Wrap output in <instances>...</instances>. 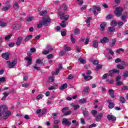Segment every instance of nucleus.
<instances>
[{"instance_id": "obj_1", "label": "nucleus", "mask_w": 128, "mask_h": 128, "mask_svg": "<svg viewBox=\"0 0 128 128\" xmlns=\"http://www.w3.org/2000/svg\"><path fill=\"white\" fill-rule=\"evenodd\" d=\"M122 12H124V8L120 7H117L116 8V10L114 11V14L116 16H117L118 18H120V16H122Z\"/></svg>"}, {"instance_id": "obj_2", "label": "nucleus", "mask_w": 128, "mask_h": 128, "mask_svg": "<svg viewBox=\"0 0 128 128\" xmlns=\"http://www.w3.org/2000/svg\"><path fill=\"white\" fill-rule=\"evenodd\" d=\"M90 12H92L93 14H94L95 16L98 15V12H100V10H102V8H100V7H96V6H93L92 8H90Z\"/></svg>"}, {"instance_id": "obj_3", "label": "nucleus", "mask_w": 128, "mask_h": 128, "mask_svg": "<svg viewBox=\"0 0 128 128\" xmlns=\"http://www.w3.org/2000/svg\"><path fill=\"white\" fill-rule=\"evenodd\" d=\"M58 14L60 16V20H68V18H70V16L68 14L64 15V14L62 12H58Z\"/></svg>"}, {"instance_id": "obj_4", "label": "nucleus", "mask_w": 128, "mask_h": 128, "mask_svg": "<svg viewBox=\"0 0 128 128\" xmlns=\"http://www.w3.org/2000/svg\"><path fill=\"white\" fill-rule=\"evenodd\" d=\"M8 110V107L5 105H0V118L2 116V115L4 114L6 110Z\"/></svg>"}, {"instance_id": "obj_5", "label": "nucleus", "mask_w": 128, "mask_h": 128, "mask_svg": "<svg viewBox=\"0 0 128 128\" xmlns=\"http://www.w3.org/2000/svg\"><path fill=\"white\" fill-rule=\"evenodd\" d=\"M50 22V19L48 17L43 18V22H42V26H48V24Z\"/></svg>"}, {"instance_id": "obj_6", "label": "nucleus", "mask_w": 128, "mask_h": 128, "mask_svg": "<svg viewBox=\"0 0 128 128\" xmlns=\"http://www.w3.org/2000/svg\"><path fill=\"white\" fill-rule=\"evenodd\" d=\"M6 62L8 64V68H12L16 64L17 62L16 60H14L12 62L9 61H6Z\"/></svg>"}, {"instance_id": "obj_7", "label": "nucleus", "mask_w": 128, "mask_h": 128, "mask_svg": "<svg viewBox=\"0 0 128 128\" xmlns=\"http://www.w3.org/2000/svg\"><path fill=\"white\" fill-rule=\"evenodd\" d=\"M62 124H64V126H70L72 124V122H70L68 119L64 118L62 120Z\"/></svg>"}, {"instance_id": "obj_8", "label": "nucleus", "mask_w": 128, "mask_h": 128, "mask_svg": "<svg viewBox=\"0 0 128 128\" xmlns=\"http://www.w3.org/2000/svg\"><path fill=\"white\" fill-rule=\"evenodd\" d=\"M25 60H27V64L26 66H29L32 64V58L30 56H26L24 58Z\"/></svg>"}, {"instance_id": "obj_9", "label": "nucleus", "mask_w": 128, "mask_h": 128, "mask_svg": "<svg viewBox=\"0 0 128 128\" xmlns=\"http://www.w3.org/2000/svg\"><path fill=\"white\" fill-rule=\"evenodd\" d=\"M104 116V113L100 112L96 116H95V120L96 122H100L102 120V118Z\"/></svg>"}, {"instance_id": "obj_10", "label": "nucleus", "mask_w": 128, "mask_h": 128, "mask_svg": "<svg viewBox=\"0 0 128 128\" xmlns=\"http://www.w3.org/2000/svg\"><path fill=\"white\" fill-rule=\"evenodd\" d=\"M107 118L108 120H112L114 122L116 120V117L110 114L107 115Z\"/></svg>"}, {"instance_id": "obj_11", "label": "nucleus", "mask_w": 128, "mask_h": 128, "mask_svg": "<svg viewBox=\"0 0 128 128\" xmlns=\"http://www.w3.org/2000/svg\"><path fill=\"white\" fill-rule=\"evenodd\" d=\"M2 58L6 60H10V54L8 53L2 54L1 56Z\"/></svg>"}, {"instance_id": "obj_12", "label": "nucleus", "mask_w": 128, "mask_h": 128, "mask_svg": "<svg viewBox=\"0 0 128 128\" xmlns=\"http://www.w3.org/2000/svg\"><path fill=\"white\" fill-rule=\"evenodd\" d=\"M110 42V39L108 37H104L100 41L101 44H106Z\"/></svg>"}, {"instance_id": "obj_13", "label": "nucleus", "mask_w": 128, "mask_h": 128, "mask_svg": "<svg viewBox=\"0 0 128 128\" xmlns=\"http://www.w3.org/2000/svg\"><path fill=\"white\" fill-rule=\"evenodd\" d=\"M108 92L110 94V96L112 98H116V95H114V90L112 89H110L108 90Z\"/></svg>"}, {"instance_id": "obj_14", "label": "nucleus", "mask_w": 128, "mask_h": 128, "mask_svg": "<svg viewBox=\"0 0 128 128\" xmlns=\"http://www.w3.org/2000/svg\"><path fill=\"white\" fill-rule=\"evenodd\" d=\"M23 38L22 36H20L18 38L17 42H16V46H20L22 42Z\"/></svg>"}, {"instance_id": "obj_15", "label": "nucleus", "mask_w": 128, "mask_h": 128, "mask_svg": "<svg viewBox=\"0 0 128 128\" xmlns=\"http://www.w3.org/2000/svg\"><path fill=\"white\" fill-rule=\"evenodd\" d=\"M66 88H68V84H64L61 85L59 87V90H66Z\"/></svg>"}, {"instance_id": "obj_16", "label": "nucleus", "mask_w": 128, "mask_h": 128, "mask_svg": "<svg viewBox=\"0 0 128 128\" xmlns=\"http://www.w3.org/2000/svg\"><path fill=\"white\" fill-rule=\"evenodd\" d=\"M53 86H51L48 88L49 90H56L58 88V85L56 84H53Z\"/></svg>"}, {"instance_id": "obj_17", "label": "nucleus", "mask_w": 128, "mask_h": 128, "mask_svg": "<svg viewBox=\"0 0 128 128\" xmlns=\"http://www.w3.org/2000/svg\"><path fill=\"white\" fill-rule=\"evenodd\" d=\"M92 46H94V48H96L98 46V40H95L93 41Z\"/></svg>"}, {"instance_id": "obj_18", "label": "nucleus", "mask_w": 128, "mask_h": 128, "mask_svg": "<svg viewBox=\"0 0 128 128\" xmlns=\"http://www.w3.org/2000/svg\"><path fill=\"white\" fill-rule=\"evenodd\" d=\"M70 106H72V108H74V110H78V108H80V105H78V104L76 105L72 103L70 104Z\"/></svg>"}, {"instance_id": "obj_19", "label": "nucleus", "mask_w": 128, "mask_h": 128, "mask_svg": "<svg viewBox=\"0 0 128 128\" xmlns=\"http://www.w3.org/2000/svg\"><path fill=\"white\" fill-rule=\"evenodd\" d=\"M92 76L87 75L84 76V80H86L87 82H88V80H92Z\"/></svg>"}, {"instance_id": "obj_20", "label": "nucleus", "mask_w": 128, "mask_h": 128, "mask_svg": "<svg viewBox=\"0 0 128 128\" xmlns=\"http://www.w3.org/2000/svg\"><path fill=\"white\" fill-rule=\"evenodd\" d=\"M32 35L28 36L24 40V42H28V40H32Z\"/></svg>"}, {"instance_id": "obj_21", "label": "nucleus", "mask_w": 128, "mask_h": 128, "mask_svg": "<svg viewBox=\"0 0 128 128\" xmlns=\"http://www.w3.org/2000/svg\"><path fill=\"white\" fill-rule=\"evenodd\" d=\"M14 10H18L20 8V6H18V2L14 3Z\"/></svg>"}, {"instance_id": "obj_22", "label": "nucleus", "mask_w": 128, "mask_h": 128, "mask_svg": "<svg viewBox=\"0 0 128 128\" xmlns=\"http://www.w3.org/2000/svg\"><path fill=\"white\" fill-rule=\"evenodd\" d=\"M74 34H76V36H78V34H80V29H78V28H76L74 30Z\"/></svg>"}, {"instance_id": "obj_23", "label": "nucleus", "mask_w": 128, "mask_h": 128, "mask_svg": "<svg viewBox=\"0 0 128 128\" xmlns=\"http://www.w3.org/2000/svg\"><path fill=\"white\" fill-rule=\"evenodd\" d=\"M0 26H2V28H4V26H6V22L0 20Z\"/></svg>"}, {"instance_id": "obj_24", "label": "nucleus", "mask_w": 128, "mask_h": 128, "mask_svg": "<svg viewBox=\"0 0 128 128\" xmlns=\"http://www.w3.org/2000/svg\"><path fill=\"white\" fill-rule=\"evenodd\" d=\"M60 72V69L57 68L56 69L55 72H52V76H58V73Z\"/></svg>"}, {"instance_id": "obj_25", "label": "nucleus", "mask_w": 128, "mask_h": 128, "mask_svg": "<svg viewBox=\"0 0 128 128\" xmlns=\"http://www.w3.org/2000/svg\"><path fill=\"white\" fill-rule=\"evenodd\" d=\"M90 92V88L88 86L86 87L82 92H86V94H88Z\"/></svg>"}, {"instance_id": "obj_26", "label": "nucleus", "mask_w": 128, "mask_h": 128, "mask_svg": "<svg viewBox=\"0 0 128 128\" xmlns=\"http://www.w3.org/2000/svg\"><path fill=\"white\" fill-rule=\"evenodd\" d=\"M78 102H80V104H86V99L82 98L81 100H78Z\"/></svg>"}, {"instance_id": "obj_27", "label": "nucleus", "mask_w": 128, "mask_h": 128, "mask_svg": "<svg viewBox=\"0 0 128 128\" xmlns=\"http://www.w3.org/2000/svg\"><path fill=\"white\" fill-rule=\"evenodd\" d=\"M64 50H67L68 52V51L72 50V48H70V47H69L66 45H64Z\"/></svg>"}, {"instance_id": "obj_28", "label": "nucleus", "mask_w": 128, "mask_h": 128, "mask_svg": "<svg viewBox=\"0 0 128 128\" xmlns=\"http://www.w3.org/2000/svg\"><path fill=\"white\" fill-rule=\"evenodd\" d=\"M47 13H48V11H46V10H44L40 12V16H44V14H46Z\"/></svg>"}, {"instance_id": "obj_29", "label": "nucleus", "mask_w": 128, "mask_h": 128, "mask_svg": "<svg viewBox=\"0 0 128 128\" xmlns=\"http://www.w3.org/2000/svg\"><path fill=\"white\" fill-rule=\"evenodd\" d=\"M18 26H20V25L14 24L13 25H12V28L13 30H18Z\"/></svg>"}, {"instance_id": "obj_30", "label": "nucleus", "mask_w": 128, "mask_h": 128, "mask_svg": "<svg viewBox=\"0 0 128 128\" xmlns=\"http://www.w3.org/2000/svg\"><path fill=\"white\" fill-rule=\"evenodd\" d=\"M116 39L114 38L112 40V43L111 44H110V48H112V46H116Z\"/></svg>"}, {"instance_id": "obj_31", "label": "nucleus", "mask_w": 128, "mask_h": 128, "mask_svg": "<svg viewBox=\"0 0 128 128\" xmlns=\"http://www.w3.org/2000/svg\"><path fill=\"white\" fill-rule=\"evenodd\" d=\"M70 110V108L69 107H64V108H63L61 112H62L63 114L64 113L66 112V110Z\"/></svg>"}, {"instance_id": "obj_32", "label": "nucleus", "mask_w": 128, "mask_h": 128, "mask_svg": "<svg viewBox=\"0 0 128 128\" xmlns=\"http://www.w3.org/2000/svg\"><path fill=\"white\" fill-rule=\"evenodd\" d=\"M60 24L62 28H66V21L64 20H62V22L60 23Z\"/></svg>"}, {"instance_id": "obj_33", "label": "nucleus", "mask_w": 128, "mask_h": 128, "mask_svg": "<svg viewBox=\"0 0 128 128\" xmlns=\"http://www.w3.org/2000/svg\"><path fill=\"white\" fill-rule=\"evenodd\" d=\"M116 66L118 70H124V66L122 64H118Z\"/></svg>"}, {"instance_id": "obj_34", "label": "nucleus", "mask_w": 128, "mask_h": 128, "mask_svg": "<svg viewBox=\"0 0 128 128\" xmlns=\"http://www.w3.org/2000/svg\"><path fill=\"white\" fill-rule=\"evenodd\" d=\"M120 102H122V104H124V102H126V98H124V97L120 96Z\"/></svg>"}, {"instance_id": "obj_35", "label": "nucleus", "mask_w": 128, "mask_h": 128, "mask_svg": "<svg viewBox=\"0 0 128 128\" xmlns=\"http://www.w3.org/2000/svg\"><path fill=\"white\" fill-rule=\"evenodd\" d=\"M106 24L105 22H102L100 24V26L101 28H102V30H104V28H106Z\"/></svg>"}, {"instance_id": "obj_36", "label": "nucleus", "mask_w": 128, "mask_h": 128, "mask_svg": "<svg viewBox=\"0 0 128 128\" xmlns=\"http://www.w3.org/2000/svg\"><path fill=\"white\" fill-rule=\"evenodd\" d=\"M102 68V65L100 64H98L96 68H94V70L98 71V70H100V68Z\"/></svg>"}, {"instance_id": "obj_37", "label": "nucleus", "mask_w": 128, "mask_h": 128, "mask_svg": "<svg viewBox=\"0 0 128 128\" xmlns=\"http://www.w3.org/2000/svg\"><path fill=\"white\" fill-rule=\"evenodd\" d=\"M10 8V6H5L2 8V12H6V10H8V9Z\"/></svg>"}, {"instance_id": "obj_38", "label": "nucleus", "mask_w": 128, "mask_h": 128, "mask_svg": "<svg viewBox=\"0 0 128 128\" xmlns=\"http://www.w3.org/2000/svg\"><path fill=\"white\" fill-rule=\"evenodd\" d=\"M78 60H79V62H80V64H86V62L84 59H82V58H80L78 59Z\"/></svg>"}, {"instance_id": "obj_39", "label": "nucleus", "mask_w": 128, "mask_h": 128, "mask_svg": "<svg viewBox=\"0 0 128 128\" xmlns=\"http://www.w3.org/2000/svg\"><path fill=\"white\" fill-rule=\"evenodd\" d=\"M83 114L85 118H88V111H84Z\"/></svg>"}, {"instance_id": "obj_40", "label": "nucleus", "mask_w": 128, "mask_h": 128, "mask_svg": "<svg viewBox=\"0 0 128 128\" xmlns=\"http://www.w3.org/2000/svg\"><path fill=\"white\" fill-rule=\"evenodd\" d=\"M62 8H63V10L64 11L67 10L68 8V7L66 4H63L62 6Z\"/></svg>"}, {"instance_id": "obj_41", "label": "nucleus", "mask_w": 128, "mask_h": 128, "mask_svg": "<svg viewBox=\"0 0 128 128\" xmlns=\"http://www.w3.org/2000/svg\"><path fill=\"white\" fill-rule=\"evenodd\" d=\"M108 107L109 108H114V103H110V104H108Z\"/></svg>"}, {"instance_id": "obj_42", "label": "nucleus", "mask_w": 128, "mask_h": 128, "mask_svg": "<svg viewBox=\"0 0 128 128\" xmlns=\"http://www.w3.org/2000/svg\"><path fill=\"white\" fill-rule=\"evenodd\" d=\"M91 112H92V116H94V117H96V114H98V111H96V110H92L91 111Z\"/></svg>"}, {"instance_id": "obj_43", "label": "nucleus", "mask_w": 128, "mask_h": 128, "mask_svg": "<svg viewBox=\"0 0 128 128\" xmlns=\"http://www.w3.org/2000/svg\"><path fill=\"white\" fill-rule=\"evenodd\" d=\"M4 114H6V116H10L12 114V112L10 111L5 110V112H4Z\"/></svg>"}, {"instance_id": "obj_44", "label": "nucleus", "mask_w": 128, "mask_h": 128, "mask_svg": "<svg viewBox=\"0 0 128 128\" xmlns=\"http://www.w3.org/2000/svg\"><path fill=\"white\" fill-rule=\"evenodd\" d=\"M88 42H90V38L88 37H87L84 44L85 45H86L88 44Z\"/></svg>"}, {"instance_id": "obj_45", "label": "nucleus", "mask_w": 128, "mask_h": 128, "mask_svg": "<svg viewBox=\"0 0 128 128\" xmlns=\"http://www.w3.org/2000/svg\"><path fill=\"white\" fill-rule=\"evenodd\" d=\"M44 98V95L42 94H40L36 96L37 100H40L41 98Z\"/></svg>"}, {"instance_id": "obj_46", "label": "nucleus", "mask_w": 128, "mask_h": 128, "mask_svg": "<svg viewBox=\"0 0 128 128\" xmlns=\"http://www.w3.org/2000/svg\"><path fill=\"white\" fill-rule=\"evenodd\" d=\"M36 62L38 64H42V61L40 58L37 59Z\"/></svg>"}, {"instance_id": "obj_47", "label": "nucleus", "mask_w": 128, "mask_h": 128, "mask_svg": "<svg viewBox=\"0 0 128 128\" xmlns=\"http://www.w3.org/2000/svg\"><path fill=\"white\" fill-rule=\"evenodd\" d=\"M72 114V111L68 110L66 112L64 113V116H70V114Z\"/></svg>"}, {"instance_id": "obj_48", "label": "nucleus", "mask_w": 128, "mask_h": 128, "mask_svg": "<svg viewBox=\"0 0 128 128\" xmlns=\"http://www.w3.org/2000/svg\"><path fill=\"white\" fill-rule=\"evenodd\" d=\"M34 20V17H28L26 18V22H32Z\"/></svg>"}, {"instance_id": "obj_49", "label": "nucleus", "mask_w": 128, "mask_h": 128, "mask_svg": "<svg viewBox=\"0 0 128 128\" xmlns=\"http://www.w3.org/2000/svg\"><path fill=\"white\" fill-rule=\"evenodd\" d=\"M74 78V76L72 74H70L69 76H68L67 80H72V78Z\"/></svg>"}, {"instance_id": "obj_50", "label": "nucleus", "mask_w": 128, "mask_h": 128, "mask_svg": "<svg viewBox=\"0 0 128 128\" xmlns=\"http://www.w3.org/2000/svg\"><path fill=\"white\" fill-rule=\"evenodd\" d=\"M71 42L72 44H74L76 42V39L72 37V34H71Z\"/></svg>"}, {"instance_id": "obj_51", "label": "nucleus", "mask_w": 128, "mask_h": 128, "mask_svg": "<svg viewBox=\"0 0 128 128\" xmlns=\"http://www.w3.org/2000/svg\"><path fill=\"white\" fill-rule=\"evenodd\" d=\"M108 30L109 32H114V27H108Z\"/></svg>"}, {"instance_id": "obj_52", "label": "nucleus", "mask_w": 128, "mask_h": 128, "mask_svg": "<svg viewBox=\"0 0 128 128\" xmlns=\"http://www.w3.org/2000/svg\"><path fill=\"white\" fill-rule=\"evenodd\" d=\"M110 24L112 26H116V24H118V23L116 22V21H112Z\"/></svg>"}, {"instance_id": "obj_53", "label": "nucleus", "mask_w": 128, "mask_h": 128, "mask_svg": "<svg viewBox=\"0 0 128 128\" xmlns=\"http://www.w3.org/2000/svg\"><path fill=\"white\" fill-rule=\"evenodd\" d=\"M54 58V54H50L47 56V58H48V60H50V58Z\"/></svg>"}, {"instance_id": "obj_54", "label": "nucleus", "mask_w": 128, "mask_h": 128, "mask_svg": "<svg viewBox=\"0 0 128 128\" xmlns=\"http://www.w3.org/2000/svg\"><path fill=\"white\" fill-rule=\"evenodd\" d=\"M122 84H123V83L120 81H118L116 83V86H122Z\"/></svg>"}, {"instance_id": "obj_55", "label": "nucleus", "mask_w": 128, "mask_h": 128, "mask_svg": "<svg viewBox=\"0 0 128 128\" xmlns=\"http://www.w3.org/2000/svg\"><path fill=\"white\" fill-rule=\"evenodd\" d=\"M124 78H128V71H126L123 74Z\"/></svg>"}, {"instance_id": "obj_56", "label": "nucleus", "mask_w": 128, "mask_h": 128, "mask_svg": "<svg viewBox=\"0 0 128 128\" xmlns=\"http://www.w3.org/2000/svg\"><path fill=\"white\" fill-rule=\"evenodd\" d=\"M42 54H44V55L48 54H50V51H48V50H45L42 52Z\"/></svg>"}, {"instance_id": "obj_57", "label": "nucleus", "mask_w": 128, "mask_h": 128, "mask_svg": "<svg viewBox=\"0 0 128 128\" xmlns=\"http://www.w3.org/2000/svg\"><path fill=\"white\" fill-rule=\"evenodd\" d=\"M122 62V59L120 58H118L116 59L115 60V62L116 64H118V62Z\"/></svg>"}, {"instance_id": "obj_58", "label": "nucleus", "mask_w": 128, "mask_h": 128, "mask_svg": "<svg viewBox=\"0 0 128 128\" xmlns=\"http://www.w3.org/2000/svg\"><path fill=\"white\" fill-rule=\"evenodd\" d=\"M78 2V6H82L84 4V1L82 0H77Z\"/></svg>"}, {"instance_id": "obj_59", "label": "nucleus", "mask_w": 128, "mask_h": 128, "mask_svg": "<svg viewBox=\"0 0 128 128\" xmlns=\"http://www.w3.org/2000/svg\"><path fill=\"white\" fill-rule=\"evenodd\" d=\"M96 124H92L89 126L88 128H96Z\"/></svg>"}, {"instance_id": "obj_60", "label": "nucleus", "mask_w": 128, "mask_h": 128, "mask_svg": "<svg viewBox=\"0 0 128 128\" xmlns=\"http://www.w3.org/2000/svg\"><path fill=\"white\" fill-rule=\"evenodd\" d=\"M64 54H66V52L64 51H62L59 54V56H62Z\"/></svg>"}, {"instance_id": "obj_61", "label": "nucleus", "mask_w": 128, "mask_h": 128, "mask_svg": "<svg viewBox=\"0 0 128 128\" xmlns=\"http://www.w3.org/2000/svg\"><path fill=\"white\" fill-rule=\"evenodd\" d=\"M122 90H128V86H124L123 87H122Z\"/></svg>"}, {"instance_id": "obj_62", "label": "nucleus", "mask_w": 128, "mask_h": 128, "mask_svg": "<svg viewBox=\"0 0 128 128\" xmlns=\"http://www.w3.org/2000/svg\"><path fill=\"white\" fill-rule=\"evenodd\" d=\"M114 71L112 70L109 72V76H114Z\"/></svg>"}, {"instance_id": "obj_63", "label": "nucleus", "mask_w": 128, "mask_h": 128, "mask_svg": "<svg viewBox=\"0 0 128 128\" xmlns=\"http://www.w3.org/2000/svg\"><path fill=\"white\" fill-rule=\"evenodd\" d=\"M118 26H124V22H118Z\"/></svg>"}, {"instance_id": "obj_64", "label": "nucleus", "mask_w": 128, "mask_h": 128, "mask_svg": "<svg viewBox=\"0 0 128 128\" xmlns=\"http://www.w3.org/2000/svg\"><path fill=\"white\" fill-rule=\"evenodd\" d=\"M92 64L96 66V64H98V62L96 60H94L92 61Z\"/></svg>"}]
</instances>
